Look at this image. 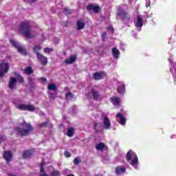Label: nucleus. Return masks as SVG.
<instances>
[{"instance_id":"nucleus-19","label":"nucleus","mask_w":176,"mask_h":176,"mask_svg":"<svg viewBox=\"0 0 176 176\" xmlns=\"http://www.w3.org/2000/svg\"><path fill=\"white\" fill-rule=\"evenodd\" d=\"M16 78H11V79H10L9 88L13 90L14 89V85H16Z\"/></svg>"},{"instance_id":"nucleus-30","label":"nucleus","mask_w":176,"mask_h":176,"mask_svg":"<svg viewBox=\"0 0 176 176\" xmlns=\"http://www.w3.org/2000/svg\"><path fill=\"white\" fill-rule=\"evenodd\" d=\"M48 125V122L45 121V122L40 123L38 124V129H43V128H46Z\"/></svg>"},{"instance_id":"nucleus-18","label":"nucleus","mask_w":176,"mask_h":176,"mask_svg":"<svg viewBox=\"0 0 176 176\" xmlns=\"http://www.w3.org/2000/svg\"><path fill=\"white\" fill-rule=\"evenodd\" d=\"M76 61V55H74L73 56L69 57V58L65 60V63L68 65L73 64Z\"/></svg>"},{"instance_id":"nucleus-50","label":"nucleus","mask_w":176,"mask_h":176,"mask_svg":"<svg viewBox=\"0 0 176 176\" xmlns=\"http://www.w3.org/2000/svg\"><path fill=\"white\" fill-rule=\"evenodd\" d=\"M66 14H69V13H66Z\"/></svg>"},{"instance_id":"nucleus-32","label":"nucleus","mask_w":176,"mask_h":176,"mask_svg":"<svg viewBox=\"0 0 176 176\" xmlns=\"http://www.w3.org/2000/svg\"><path fill=\"white\" fill-rule=\"evenodd\" d=\"M43 166H45V162H41L40 165V168H41L40 172L41 173H45V169L43 168Z\"/></svg>"},{"instance_id":"nucleus-16","label":"nucleus","mask_w":176,"mask_h":176,"mask_svg":"<svg viewBox=\"0 0 176 176\" xmlns=\"http://www.w3.org/2000/svg\"><path fill=\"white\" fill-rule=\"evenodd\" d=\"M117 118L120 119V124L122 126L126 124V118L123 116L121 113H118L117 114Z\"/></svg>"},{"instance_id":"nucleus-41","label":"nucleus","mask_w":176,"mask_h":176,"mask_svg":"<svg viewBox=\"0 0 176 176\" xmlns=\"http://www.w3.org/2000/svg\"><path fill=\"white\" fill-rule=\"evenodd\" d=\"M107 30L110 31L111 32H114V28L113 27H108Z\"/></svg>"},{"instance_id":"nucleus-20","label":"nucleus","mask_w":176,"mask_h":176,"mask_svg":"<svg viewBox=\"0 0 176 176\" xmlns=\"http://www.w3.org/2000/svg\"><path fill=\"white\" fill-rule=\"evenodd\" d=\"M125 91V85L124 84H121L120 85H118L117 87V92L120 94H123Z\"/></svg>"},{"instance_id":"nucleus-38","label":"nucleus","mask_w":176,"mask_h":176,"mask_svg":"<svg viewBox=\"0 0 176 176\" xmlns=\"http://www.w3.org/2000/svg\"><path fill=\"white\" fill-rule=\"evenodd\" d=\"M59 174L58 170L53 171L51 173V176H58Z\"/></svg>"},{"instance_id":"nucleus-21","label":"nucleus","mask_w":176,"mask_h":176,"mask_svg":"<svg viewBox=\"0 0 176 176\" xmlns=\"http://www.w3.org/2000/svg\"><path fill=\"white\" fill-rule=\"evenodd\" d=\"M24 74H27V76H30V74H34V70H32V67L28 66L25 68Z\"/></svg>"},{"instance_id":"nucleus-33","label":"nucleus","mask_w":176,"mask_h":176,"mask_svg":"<svg viewBox=\"0 0 176 176\" xmlns=\"http://www.w3.org/2000/svg\"><path fill=\"white\" fill-rule=\"evenodd\" d=\"M16 81L18 82V83L19 84H22L24 83V78H23V76H20V78H17Z\"/></svg>"},{"instance_id":"nucleus-5","label":"nucleus","mask_w":176,"mask_h":176,"mask_svg":"<svg viewBox=\"0 0 176 176\" xmlns=\"http://www.w3.org/2000/svg\"><path fill=\"white\" fill-rule=\"evenodd\" d=\"M9 71L8 63H0V78H3Z\"/></svg>"},{"instance_id":"nucleus-51","label":"nucleus","mask_w":176,"mask_h":176,"mask_svg":"<svg viewBox=\"0 0 176 176\" xmlns=\"http://www.w3.org/2000/svg\"><path fill=\"white\" fill-rule=\"evenodd\" d=\"M95 176H98V175H95Z\"/></svg>"},{"instance_id":"nucleus-7","label":"nucleus","mask_w":176,"mask_h":176,"mask_svg":"<svg viewBox=\"0 0 176 176\" xmlns=\"http://www.w3.org/2000/svg\"><path fill=\"white\" fill-rule=\"evenodd\" d=\"M117 15L118 16H121V19H122V21H129L130 20V17L129 15L128 14L127 12H126L124 10H122V8H118V13Z\"/></svg>"},{"instance_id":"nucleus-48","label":"nucleus","mask_w":176,"mask_h":176,"mask_svg":"<svg viewBox=\"0 0 176 176\" xmlns=\"http://www.w3.org/2000/svg\"><path fill=\"white\" fill-rule=\"evenodd\" d=\"M67 176H75V175H73V174H69V175H67Z\"/></svg>"},{"instance_id":"nucleus-12","label":"nucleus","mask_w":176,"mask_h":176,"mask_svg":"<svg viewBox=\"0 0 176 176\" xmlns=\"http://www.w3.org/2000/svg\"><path fill=\"white\" fill-rule=\"evenodd\" d=\"M12 157V155L11 152L7 151H4V153H3V159L5 160H6L8 164H9L10 162H11Z\"/></svg>"},{"instance_id":"nucleus-8","label":"nucleus","mask_w":176,"mask_h":176,"mask_svg":"<svg viewBox=\"0 0 176 176\" xmlns=\"http://www.w3.org/2000/svg\"><path fill=\"white\" fill-rule=\"evenodd\" d=\"M36 57L38 61L40 62L41 66H47L48 63L47 57H45L42 54H38V55H36Z\"/></svg>"},{"instance_id":"nucleus-45","label":"nucleus","mask_w":176,"mask_h":176,"mask_svg":"<svg viewBox=\"0 0 176 176\" xmlns=\"http://www.w3.org/2000/svg\"><path fill=\"white\" fill-rule=\"evenodd\" d=\"M63 12H69V9L67 8H64Z\"/></svg>"},{"instance_id":"nucleus-34","label":"nucleus","mask_w":176,"mask_h":176,"mask_svg":"<svg viewBox=\"0 0 176 176\" xmlns=\"http://www.w3.org/2000/svg\"><path fill=\"white\" fill-rule=\"evenodd\" d=\"M28 85H34V78H32V77H28Z\"/></svg>"},{"instance_id":"nucleus-11","label":"nucleus","mask_w":176,"mask_h":176,"mask_svg":"<svg viewBox=\"0 0 176 176\" xmlns=\"http://www.w3.org/2000/svg\"><path fill=\"white\" fill-rule=\"evenodd\" d=\"M34 151L32 150H25L22 153L23 159H30L34 156Z\"/></svg>"},{"instance_id":"nucleus-10","label":"nucleus","mask_w":176,"mask_h":176,"mask_svg":"<svg viewBox=\"0 0 176 176\" xmlns=\"http://www.w3.org/2000/svg\"><path fill=\"white\" fill-rule=\"evenodd\" d=\"M87 11H91V10L94 11V14H98L100 12V7L97 4H95V5L89 4L87 6Z\"/></svg>"},{"instance_id":"nucleus-31","label":"nucleus","mask_w":176,"mask_h":176,"mask_svg":"<svg viewBox=\"0 0 176 176\" xmlns=\"http://www.w3.org/2000/svg\"><path fill=\"white\" fill-rule=\"evenodd\" d=\"M53 49L52 48H50V47H45L43 50V52H45V54H50L52 52H53Z\"/></svg>"},{"instance_id":"nucleus-4","label":"nucleus","mask_w":176,"mask_h":176,"mask_svg":"<svg viewBox=\"0 0 176 176\" xmlns=\"http://www.w3.org/2000/svg\"><path fill=\"white\" fill-rule=\"evenodd\" d=\"M17 109L22 111H30L34 112L36 109L35 107L32 104H19L17 106Z\"/></svg>"},{"instance_id":"nucleus-13","label":"nucleus","mask_w":176,"mask_h":176,"mask_svg":"<svg viewBox=\"0 0 176 176\" xmlns=\"http://www.w3.org/2000/svg\"><path fill=\"white\" fill-rule=\"evenodd\" d=\"M110 102L114 106H119L120 103V99L118 96H112L110 98Z\"/></svg>"},{"instance_id":"nucleus-49","label":"nucleus","mask_w":176,"mask_h":176,"mask_svg":"<svg viewBox=\"0 0 176 176\" xmlns=\"http://www.w3.org/2000/svg\"><path fill=\"white\" fill-rule=\"evenodd\" d=\"M9 176H16L14 174H10Z\"/></svg>"},{"instance_id":"nucleus-26","label":"nucleus","mask_w":176,"mask_h":176,"mask_svg":"<svg viewBox=\"0 0 176 176\" xmlns=\"http://www.w3.org/2000/svg\"><path fill=\"white\" fill-rule=\"evenodd\" d=\"M76 25H77V30H81L85 27V23H82L80 21H77Z\"/></svg>"},{"instance_id":"nucleus-43","label":"nucleus","mask_w":176,"mask_h":176,"mask_svg":"<svg viewBox=\"0 0 176 176\" xmlns=\"http://www.w3.org/2000/svg\"><path fill=\"white\" fill-rule=\"evenodd\" d=\"M14 75L16 76V77H18V78H20V77H22L21 75H20L19 73L17 72H14Z\"/></svg>"},{"instance_id":"nucleus-14","label":"nucleus","mask_w":176,"mask_h":176,"mask_svg":"<svg viewBox=\"0 0 176 176\" xmlns=\"http://www.w3.org/2000/svg\"><path fill=\"white\" fill-rule=\"evenodd\" d=\"M111 124L110 123V120L109 118L104 117L103 118V129H109Z\"/></svg>"},{"instance_id":"nucleus-52","label":"nucleus","mask_w":176,"mask_h":176,"mask_svg":"<svg viewBox=\"0 0 176 176\" xmlns=\"http://www.w3.org/2000/svg\"><path fill=\"white\" fill-rule=\"evenodd\" d=\"M100 176H102V175H100Z\"/></svg>"},{"instance_id":"nucleus-28","label":"nucleus","mask_w":176,"mask_h":176,"mask_svg":"<svg viewBox=\"0 0 176 176\" xmlns=\"http://www.w3.org/2000/svg\"><path fill=\"white\" fill-rule=\"evenodd\" d=\"M47 89L49 91H56L57 90V87L55 84H50L48 85Z\"/></svg>"},{"instance_id":"nucleus-15","label":"nucleus","mask_w":176,"mask_h":176,"mask_svg":"<svg viewBox=\"0 0 176 176\" xmlns=\"http://www.w3.org/2000/svg\"><path fill=\"white\" fill-rule=\"evenodd\" d=\"M90 92L91 93V96L94 98V100L97 101V100H98L100 97V94L98 91H97L96 89H92L91 90H90Z\"/></svg>"},{"instance_id":"nucleus-25","label":"nucleus","mask_w":176,"mask_h":176,"mask_svg":"<svg viewBox=\"0 0 176 176\" xmlns=\"http://www.w3.org/2000/svg\"><path fill=\"white\" fill-rule=\"evenodd\" d=\"M42 50V47L40 45H35L34 47H33V52L36 54V55L41 54L39 52Z\"/></svg>"},{"instance_id":"nucleus-42","label":"nucleus","mask_w":176,"mask_h":176,"mask_svg":"<svg viewBox=\"0 0 176 176\" xmlns=\"http://www.w3.org/2000/svg\"><path fill=\"white\" fill-rule=\"evenodd\" d=\"M97 126H98V123L96 121H94V130H96Z\"/></svg>"},{"instance_id":"nucleus-23","label":"nucleus","mask_w":176,"mask_h":176,"mask_svg":"<svg viewBox=\"0 0 176 176\" xmlns=\"http://www.w3.org/2000/svg\"><path fill=\"white\" fill-rule=\"evenodd\" d=\"M113 57L115 58H119L120 51L116 47L112 48Z\"/></svg>"},{"instance_id":"nucleus-1","label":"nucleus","mask_w":176,"mask_h":176,"mask_svg":"<svg viewBox=\"0 0 176 176\" xmlns=\"http://www.w3.org/2000/svg\"><path fill=\"white\" fill-rule=\"evenodd\" d=\"M19 32L27 39H32L34 38V35L32 34V25L30 21H24L20 23Z\"/></svg>"},{"instance_id":"nucleus-39","label":"nucleus","mask_w":176,"mask_h":176,"mask_svg":"<svg viewBox=\"0 0 176 176\" xmlns=\"http://www.w3.org/2000/svg\"><path fill=\"white\" fill-rule=\"evenodd\" d=\"M6 140V135L0 136V141L4 142Z\"/></svg>"},{"instance_id":"nucleus-44","label":"nucleus","mask_w":176,"mask_h":176,"mask_svg":"<svg viewBox=\"0 0 176 176\" xmlns=\"http://www.w3.org/2000/svg\"><path fill=\"white\" fill-rule=\"evenodd\" d=\"M107 36V32H102V38H105Z\"/></svg>"},{"instance_id":"nucleus-6","label":"nucleus","mask_w":176,"mask_h":176,"mask_svg":"<svg viewBox=\"0 0 176 176\" xmlns=\"http://www.w3.org/2000/svg\"><path fill=\"white\" fill-rule=\"evenodd\" d=\"M11 43H12V45L15 48H16L18 52H19L21 54H23L24 56H26L28 54L26 50H24L22 46H20L19 43L15 42L13 40H11Z\"/></svg>"},{"instance_id":"nucleus-17","label":"nucleus","mask_w":176,"mask_h":176,"mask_svg":"<svg viewBox=\"0 0 176 176\" xmlns=\"http://www.w3.org/2000/svg\"><path fill=\"white\" fill-rule=\"evenodd\" d=\"M125 172H126V168L124 167L118 166L116 168V174H117L118 175L124 173Z\"/></svg>"},{"instance_id":"nucleus-29","label":"nucleus","mask_w":176,"mask_h":176,"mask_svg":"<svg viewBox=\"0 0 176 176\" xmlns=\"http://www.w3.org/2000/svg\"><path fill=\"white\" fill-rule=\"evenodd\" d=\"M74 98V95L71 92L66 93L65 99L67 100H71Z\"/></svg>"},{"instance_id":"nucleus-40","label":"nucleus","mask_w":176,"mask_h":176,"mask_svg":"<svg viewBox=\"0 0 176 176\" xmlns=\"http://www.w3.org/2000/svg\"><path fill=\"white\" fill-rule=\"evenodd\" d=\"M49 98H50L52 100L54 99V94L49 93Z\"/></svg>"},{"instance_id":"nucleus-22","label":"nucleus","mask_w":176,"mask_h":176,"mask_svg":"<svg viewBox=\"0 0 176 176\" xmlns=\"http://www.w3.org/2000/svg\"><path fill=\"white\" fill-rule=\"evenodd\" d=\"M137 19L136 27L138 28H142L143 26V21L142 19H141L140 15H138Z\"/></svg>"},{"instance_id":"nucleus-47","label":"nucleus","mask_w":176,"mask_h":176,"mask_svg":"<svg viewBox=\"0 0 176 176\" xmlns=\"http://www.w3.org/2000/svg\"><path fill=\"white\" fill-rule=\"evenodd\" d=\"M32 3L36 2L37 0H30Z\"/></svg>"},{"instance_id":"nucleus-24","label":"nucleus","mask_w":176,"mask_h":176,"mask_svg":"<svg viewBox=\"0 0 176 176\" xmlns=\"http://www.w3.org/2000/svg\"><path fill=\"white\" fill-rule=\"evenodd\" d=\"M74 133H75V129L74 128L71 127V128L68 129V130H67V136L72 138L74 136Z\"/></svg>"},{"instance_id":"nucleus-3","label":"nucleus","mask_w":176,"mask_h":176,"mask_svg":"<svg viewBox=\"0 0 176 176\" xmlns=\"http://www.w3.org/2000/svg\"><path fill=\"white\" fill-rule=\"evenodd\" d=\"M126 160H127V162H130L131 166L135 167L138 164L137 153L133 151V150H129L127 153H126Z\"/></svg>"},{"instance_id":"nucleus-35","label":"nucleus","mask_w":176,"mask_h":176,"mask_svg":"<svg viewBox=\"0 0 176 176\" xmlns=\"http://www.w3.org/2000/svg\"><path fill=\"white\" fill-rule=\"evenodd\" d=\"M41 83H43V85H45L47 83V78H45V77H41Z\"/></svg>"},{"instance_id":"nucleus-46","label":"nucleus","mask_w":176,"mask_h":176,"mask_svg":"<svg viewBox=\"0 0 176 176\" xmlns=\"http://www.w3.org/2000/svg\"><path fill=\"white\" fill-rule=\"evenodd\" d=\"M40 176H48V175L47 174H40Z\"/></svg>"},{"instance_id":"nucleus-36","label":"nucleus","mask_w":176,"mask_h":176,"mask_svg":"<svg viewBox=\"0 0 176 176\" xmlns=\"http://www.w3.org/2000/svg\"><path fill=\"white\" fill-rule=\"evenodd\" d=\"M64 155H65L66 157H71L72 156L71 153L67 151H64Z\"/></svg>"},{"instance_id":"nucleus-2","label":"nucleus","mask_w":176,"mask_h":176,"mask_svg":"<svg viewBox=\"0 0 176 176\" xmlns=\"http://www.w3.org/2000/svg\"><path fill=\"white\" fill-rule=\"evenodd\" d=\"M20 126H17L14 129V131L17 132L20 136H28L30 132L34 131V127L25 121L21 123Z\"/></svg>"},{"instance_id":"nucleus-37","label":"nucleus","mask_w":176,"mask_h":176,"mask_svg":"<svg viewBox=\"0 0 176 176\" xmlns=\"http://www.w3.org/2000/svg\"><path fill=\"white\" fill-rule=\"evenodd\" d=\"M79 162H80V160L78 158L74 159V164L78 166L79 164Z\"/></svg>"},{"instance_id":"nucleus-9","label":"nucleus","mask_w":176,"mask_h":176,"mask_svg":"<svg viewBox=\"0 0 176 176\" xmlns=\"http://www.w3.org/2000/svg\"><path fill=\"white\" fill-rule=\"evenodd\" d=\"M105 76H107V74H105V72H95L92 76V78L95 81H99L100 80L104 79Z\"/></svg>"},{"instance_id":"nucleus-27","label":"nucleus","mask_w":176,"mask_h":176,"mask_svg":"<svg viewBox=\"0 0 176 176\" xmlns=\"http://www.w3.org/2000/svg\"><path fill=\"white\" fill-rule=\"evenodd\" d=\"M104 147H105V145L102 142H100L98 144H96V150L97 151H102V149L104 148Z\"/></svg>"}]
</instances>
